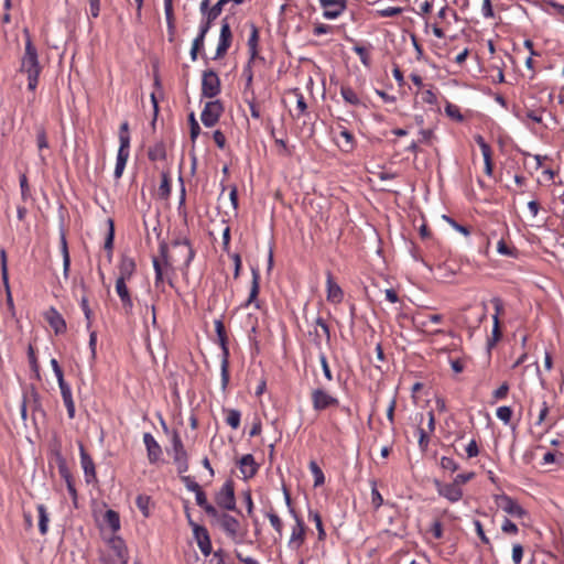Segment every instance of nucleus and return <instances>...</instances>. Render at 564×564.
<instances>
[{
  "label": "nucleus",
  "instance_id": "ea45409f",
  "mask_svg": "<svg viewBox=\"0 0 564 564\" xmlns=\"http://www.w3.org/2000/svg\"><path fill=\"white\" fill-rule=\"evenodd\" d=\"M56 463H57L58 474L64 480H68L69 478H73L72 473L67 466V462L61 454H57Z\"/></svg>",
  "mask_w": 564,
  "mask_h": 564
},
{
  "label": "nucleus",
  "instance_id": "09e8293b",
  "mask_svg": "<svg viewBox=\"0 0 564 564\" xmlns=\"http://www.w3.org/2000/svg\"><path fill=\"white\" fill-rule=\"evenodd\" d=\"M419 133L421 135V139L419 140V142L427 144V145H432L433 141L436 139L433 129H421Z\"/></svg>",
  "mask_w": 564,
  "mask_h": 564
},
{
  "label": "nucleus",
  "instance_id": "6e6552de",
  "mask_svg": "<svg viewBox=\"0 0 564 564\" xmlns=\"http://www.w3.org/2000/svg\"><path fill=\"white\" fill-rule=\"evenodd\" d=\"M220 93V79L213 69L204 70L202 78V96L214 98Z\"/></svg>",
  "mask_w": 564,
  "mask_h": 564
},
{
  "label": "nucleus",
  "instance_id": "b1692460",
  "mask_svg": "<svg viewBox=\"0 0 564 564\" xmlns=\"http://www.w3.org/2000/svg\"><path fill=\"white\" fill-rule=\"evenodd\" d=\"M252 273V282H251V289L249 293V297L247 300L246 305L254 304L256 307H260L259 302L257 301V297L259 295L260 291V272L258 268H251Z\"/></svg>",
  "mask_w": 564,
  "mask_h": 564
},
{
  "label": "nucleus",
  "instance_id": "69168bd1",
  "mask_svg": "<svg viewBox=\"0 0 564 564\" xmlns=\"http://www.w3.org/2000/svg\"><path fill=\"white\" fill-rule=\"evenodd\" d=\"M501 530L506 534H517L518 533V527L516 523H513L510 519L506 518Z\"/></svg>",
  "mask_w": 564,
  "mask_h": 564
},
{
  "label": "nucleus",
  "instance_id": "bb28decb",
  "mask_svg": "<svg viewBox=\"0 0 564 564\" xmlns=\"http://www.w3.org/2000/svg\"><path fill=\"white\" fill-rule=\"evenodd\" d=\"M128 159H129V149L119 147L115 173H113L116 178H120L122 176V173H123V170H124Z\"/></svg>",
  "mask_w": 564,
  "mask_h": 564
},
{
  "label": "nucleus",
  "instance_id": "473e14b6",
  "mask_svg": "<svg viewBox=\"0 0 564 564\" xmlns=\"http://www.w3.org/2000/svg\"><path fill=\"white\" fill-rule=\"evenodd\" d=\"M340 95L344 98V100L349 105L359 106L361 104L355 90L349 86L341 85Z\"/></svg>",
  "mask_w": 564,
  "mask_h": 564
},
{
  "label": "nucleus",
  "instance_id": "338daca9",
  "mask_svg": "<svg viewBox=\"0 0 564 564\" xmlns=\"http://www.w3.org/2000/svg\"><path fill=\"white\" fill-rule=\"evenodd\" d=\"M509 384L508 382H503L498 389H496L492 393V397L494 399L496 400H500V399H505L509 392Z\"/></svg>",
  "mask_w": 564,
  "mask_h": 564
},
{
  "label": "nucleus",
  "instance_id": "f8f14e48",
  "mask_svg": "<svg viewBox=\"0 0 564 564\" xmlns=\"http://www.w3.org/2000/svg\"><path fill=\"white\" fill-rule=\"evenodd\" d=\"M435 488L440 496L446 498L451 502H457L463 497V490L454 481L444 484L437 479L434 480Z\"/></svg>",
  "mask_w": 564,
  "mask_h": 564
},
{
  "label": "nucleus",
  "instance_id": "393cba45",
  "mask_svg": "<svg viewBox=\"0 0 564 564\" xmlns=\"http://www.w3.org/2000/svg\"><path fill=\"white\" fill-rule=\"evenodd\" d=\"M135 271V262L132 258L122 256L120 264H119V276L118 279H122L123 281H128L131 279Z\"/></svg>",
  "mask_w": 564,
  "mask_h": 564
},
{
  "label": "nucleus",
  "instance_id": "1a4fd4ad",
  "mask_svg": "<svg viewBox=\"0 0 564 564\" xmlns=\"http://www.w3.org/2000/svg\"><path fill=\"white\" fill-rule=\"evenodd\" d=\"M232 42V32L230 29L229 18L225 17L221 20V28L219 34V42L216 50V55L214 59L221 58L226 55L227 51L231 46Z\"/></svg>",
  "mask_w": 564,
  "mask_h": 564
},
{
  "label": "nucleus",
  "instance_id": "37998d69",
  "mask_svg": "<svg viewBox=\"0 0 564 564\" xmlns=\"http://www.w3.org/2000/svg\"><path fill=\"white\" fill-rule=\"evenodd\" d=\"M189 123V137L191 141L194 143L200 133V127L195 118L194 112H191L188 116Z\"/></svg>",
  "mask_w": 564,
  "mask_h": 564
},
{
  "label": "nucleus",
  "instance_id": "6e6d98bb",
  "mask_svg": "<svg viewBox=\"0 0 564 564\" xmlns=\"http://www.w3.org/2000/svg\"><path fill=\"white\" fill-rule=\"evenodd\" d=\"M497 416L499 420H501L503 423L508 424L512 416V410L510 406H500L497 409Z\"/></svg>",
  "mask_w": 564,
  "mask_h": 564
},
{
  "label": "nucleus",
  "instance_id": "4d7b16f0",
  "mask_svg": "<svg viewBox=\"0 0 564 564\" xmlns=\"http://www.w3.org/2000/svg\"><path fill=\"white\" fill-rule=\"evenodd\" d=\"M246 102L249 106L251 117L254 119H259L261 117V115H260L259 108L256 104V97H254L253 90H251V98H247Z\"/></svg>",
  "mask_w": 564,
  "mask_h": 564
},
{
  "label": "nucleus",
  "instance_id": "c756f323",
  "mask_svg": "<svg viewBox=\"0 0 564 564\" xmlns=\"http://www.w3.org/2000/svg\"><path fill=\"white\" fill-rule=\"evenodd\" d=\"M492 321H494V326H492L491 337L487 341L488 351H490L497 345V343L502 338L500 321L497 317V315L492 316Z\"/></svg>",
  "mask_w": 564,
  "mask_h": 564
},
{
  "label": "nucleus",
  "instance_id": "ddd939ff",
  "mask_svg": "<svg viewBox=\"0 0 564 564\" xmlns=\"http://www.w3.org/2000/svg\"><path fill=\"white\" fill-rule=\"evenodd\" d=\"M326 19H336L347 8V0H319Z\"/></svg>",
  "mask_w": 564,
  "mask_h": 564
},
{
  "label": "nucleus",
  "instance_id": "bf43d9fd",
  "mask_svg": "<svg viewBox=\"0 0 564 564\" xmlns=\"http://www.w3.org/2000/svg\"><path fill=\"white\" fill-rule=\"evenodd\" d=\"M441 467L446 470L456 471L458 469V464L451 457L443 456L441 458Z\"/></svg>",
  "mask_w": 564,
  "mask_h": 564
},
{
  "label": "nucleus",
  "instance_id": "0e129e2a",
  "mask_svg": "<svg viewBox=\"0 0 564 564\" xmlns=\"http://www.w3.org/2000/svg\"><path fill=\"white\" fill-rule=\"evenodd\" d=\"M58 381V387L61 389V394H62V398H63V401L64 400H67L69 398H73L72 397V390H70V387L69 384L64 380V378H61Z\"/></svg>",
  "mask_w": 564,
  "mask_h": 564
},
{
  "label": "nucleus",
  "instance_id": "8fccbe9b",
  "mask_svg": "<svg viewBox=\"0 0 564 564\" xmlns=\"http://www.w3.org/2000/svg\"><path fill=\"white\" fill-rule=\"evenodd\" d=\"M149 502H150V497L145 496V495H139L135 499L137 507L140 509V511L142 512V514L144 517H149V509H148Z\"/></svg>",
  "mask_w": 564,
  "mask_h": 564
},
{
  "label": "nucleus",
  "instance_id": "a19ab883",
  "mask_svg": "<svg viewBox=\"0 0 564 564\" xmlns=\"http://www.w3.org/2000/svg\"><path fill=\"white\" fill-rule=\"evenodd\" d=\"M119 147H123L130 149V134H129V123L124 121L120 124L119 129Z\"/></svg>",
  "mask_w": 564,
  "mask_h": 564
},
{
  "label": "nucleus",
  "instance_id": "052dcab7",
  "mask_svg": "<svg viewBox=\"0 0 564 564\" xmlns=\"http://www.w3.org/2000/svg\"><path fill=\"white\" fill-rule=\"evenodd\" d=\"M181 480L184 482L185 487L193 492L198 491L202 489L198 482H196L192 477L189 476H183L181 475Z\"/></svg>",
  "mask_w": 564,
  "mask_h": 564
},
{
  "label": "nucleus",
  "instance_id": "0eeeda50",
  "mask_svg": "<svg viewBox=\"0 0 564 564\" xmlns=\"http://www.w3.org/2000/svg\"><path fill=\"white\" fill-rule=\"evenodd\" d=\"M225 108L220 100H213L205 104L200 119L205 127H214L223 115Z\"/></svg>",
  "mask_w": 564,
  "mask_h": 564
},
{
  "label": "nucleus",
  "instance_id": "2f4dec72",
  "mask_svg": "<svg viewBox=\"0 0 564 564\" xmlns=\"http://www.w3.org/2000/svg\"><path fill=\"white\" fill-rule=\"evenodd\" d=\"M340 138L344 139V142L340 143L338 141L339 148L345 152H350L355 148V139L351 132H349L347 129L343 128L339 132Z\"/></svg>",
  "mask_w": 564,
  "mask_h": 564
},
{
  "label": "nucleus",
  "instance_id": "603ef678",
  "mask_svg": "<svg viewBox=\"0 0 564 564\" xmlns=\"http://www.w3.org/2000/svg\"><path fill=\"white\" fill-rule=\"evenodd\" d=\"M268 518L270 520L271 525L274 528V530L281 536L283 523H282V520L280 519V517L275 512L271 511L268 513Z\"/></svg>",
  "mask_w": 564,
  "mask_h": 564
},
{
  "label": "nucleus",
  "instance_id": "cd10ccee",
  "mask_svg": "<svg viewBox=\"0 0 564 564\" xmlns=\"http://www.w3.org/2000/svg\"><path fill=\"white\" fill-rule=\"evenodd\" d=\"M251 33L248 39V48L251 61H254L258 56V43H259V30L256 24H250Z\"/></svg>",
  "mask_w": 564,
  "mask_h": 564
},
{
  "label": "nucleus",
  "instance_id": "a18cd8bd",
  "mask_svg": "<svg viewBox=\"0 0 564 564\" xmlns=\"http://www.w3.org/2000/svg\"><path fill=\"white\" fill-rule=\"evenodd\" d=\"M308 517L315 522L316 529L318 531V540H324L326 536V532L323 527L321 514L317 511L311 510Z\"/></svg>",
  "mask_w": 564,
  "mask_h": 564
},
{
  "label": "nucleus",
  "instance_id": "2eb2a0df",
  "mask_svg": "<svg viewBox=\"0 0 564 564\" xmlns=\"http://www.w3.org/2000/svg\"><path fill=\"white\" fill-rule=\"evenodd\" d=\"M80 464L84 469L87 484L96 481V468L91 456L86 452L83 444L79 445Z\"/></svg>",
  "mask_w": 564,
  "mask_h": 564
},
{
  "label": "nucleus",
  "instance_id": "4468645a",
  "mask_svg": "<svg viewBox=\"0 0 564 564\" xmlns=\"http://www.w3.org/2000/svg\"><path fill=\"white\" fill-rule=\"evenodd\" d=\"M291 514L294 517L296 524L292 529L289 543L291 546L297 549L304 543L306 528L303 520L296 514L294 508H291Z\"/></svg>",
  "mask_w": 564,
  "mask_h": 564
},
{
  "label": "nucleus",
  "instance_id": "f257e3e1",
  "mask_svg": "<svg viewBox=\"0 0 564 564\" xmlns=\"http://www.w3.org/2000/svg\"><path fill=\"white\" fill-rule=\"evenodd\" d=\"M24 34L26 35V42L20 70L28 75V88L30 90H35L39 83L41 66L39 64L37 50L31 40L28 29H24Z\"/></svg>",
  "mask_w": 564,
  "mask_h": 564
},
{
  "label": "nucleus",
  "instance_id": "412c9836",
  "mask_svg": "<svg viewBox=\"0 0 564 564\" xmlns=\"http://www.w3.org/2000/svg\"><path fill=\"white\" fill-rule=\"evenodd\" d=\"M109 546L113 551L120 564L128 563V549L124 541L120 536H112L109 539Z\"/></svg>",
  "mask_w": 564,
  "mask_h": 564
},
{
  "label": "nucleus",
  "instance_id": "7ed1b4c3",
  "mask_svg": "<svg viewBox=\"0 0 564 564\" xmlns=\"http://www.w3.org/2000/svg\"><path fill=\"white\" fill-rule=\"evenodd\" d=\"M215 330L217 334L218 343L221 348V386L224 389L227 388L229 383V347H228V336L223 321H215Z\"/></svg>",
  "mask_w": 564,
  "mask_h": 564
},
{
  "label": "nucleus",
  "instance_id": "f704fd0d",
  "mask_svg": "<svg viewBox=\"0 0 564 564\" xmlns=\"http://www.w3.org/2000/svg\"><path fill=\"white\" fill-rule=\"evenodd\" d=\"M224 411L227 413V416H226L227 424L231 429L237 430L240 426V419H241L240 411H238L236 409H225Z\"/></svg>",
  "mask_w": 564,
  "mask_h": 564
},
{
  "label": "nucleus",
  "instance_id": "20e7f679",
  "mask_svg": "<svg viewBox=\"0 0 564 564\" xmlns=\"http://www.w3.org/2000/svg\"><path fill=\"white\" fill-rule=\"evenodd\" d=\"M215 501L217 506L224 510L236 511L237 513H240L236 507L235 484L232 479L225 481L223 487L216 494Z\"/></svg>",
  "mask_w": 564,
  "mask_h": 564
},
{
  "label": "nucleus",
  "instance_id": "13d9d810",
  "mask_svg": "<svg viewBox=\"0 0 564 564\" xmlns=\"http://www.w3.org/2000/svg\"><path fill=\"white\" fill-rule=\"evenodd\" d=\"M352 50L360 57L361 63L365 66H369V64H370V56H369V53H368L367 48L364 47V46H360V45H355Z\"/></svg>",
  "mask_w": 564,
  "mask_h": 564
},
{
  "label": "nucleus",
  "instance_id": "864d4df0",
  "mask_svg": "<svg viewBox=\"0 0 564 564\" xmlns=\"http://www.w3.org/2000/svg\"><path fill=\"white\" fill-rule=\"evenodd\" d=\"M80 307L85 314L86 321H87V328H90L91 326V318H93V311L89 307L88 299L87 296H83L80 300Z\"/></svg>",
  "mask_w": 564,
  "mask_h": 564
},
{
  "label": "nucleus",
  "instance_id": "e433bc0d",
  "mask_svg": "<svg viewBox=\"0 0 564 564\" xmlns=\"http://www.w3.org/2000/svg\"><path fill=\"white\" fill-rule=\"evenodd\" d=\"M108 224H109V230H108V234H107L106 239H105L104 248H105V250L108 251V258L110 260L111 259V254H112V249H113L115 226H113V220L112 219H108Z\"/></svg>",
  "mask_w": 564,
  "mask_h": 564
},
{
  "label": "nucleus",
  "instance_id": "5701e85b",
  "mask_svg": "<svg viewBox=\"0 0 564 564\" xmlns=\"http://www.w3.org/2000/svg\"><path fill=\"white\" fill-rule=\"evenodd\" d=\"M327 300L332 303H339L344 297V293L341 288L334 281L333 274L330 271H327Z\"/></svg>",
  "mask_w": 564,
  "mask_h": 564
},
{
  "label": "nucleus",
  "instance_id": "680f3d73",
  "mask_svg": "<svg viewBox=\"0 0 564 564\" xmlns=\"http://www.w3.org/2000/svg\"><path fill=\"white\" fill-rule=\"evenodd\" d=\"M445 111L447 113L448 117L457 120V121H462L463 120V116L458 109L457 106L455 105H452V104H447L446 107H445Z\"/></svg>",
  "mask_w": 564,
  "mask_h": 564
},
{
  "label": "nucleus",
  "instance_id": "4be33fe9",
  "mask_svg": "<svg viewBox=\"0 0 564 564\" xmlns=\"http://www.w3.org/2000/svg\"><path fill=\"white\" fill-rule=\"evenodd\" d=\"M220 528L226 532V534L232 539H235L238 534L240 523L232 516L223 512L220 516V521L218 523Z\"/></svg>",
  "mask_w": 564,
  "mask_h": 564
},
{
  "label": "nucleus",
  "instance_id": "3c124183",
  "mask_svg": "<svg viewBox=\"0 0 564 564\" xmlns=\"http://www.w3.org/2000/svg\"><path fill=\"white\" fill-rule=\"evenodd\" d=\"M0 259H1V279L3 285L8 288V265H7V253L4 249L0 250Z\"/></svg>",
  "mask_w": 564,
  "mask_h": 564
},
{
  "label": "nucleus",
  "instance_id": "7c9ffc66",
  "mask_svg": "<svg viewBox=\"0 0 564 564\" xmlns=\"http://www.w3.org/2000/svg\"><path fill=\"white\" fill-rule=\"evenodd\" d=\"M104 522L113 531L117 532L120 529V517L119 513L112 509L105 512Z\"/></svg>",
  "mask_w": 564,
  "mask_h": 564
},
{
  "label": "nucleus",
  "instance_id": "f03ea898",
  "mask_svg": "<svg viewBox=\"0 0 564 564\" xmlns=\"http://www.w3.org/2000/svg\"><path fill=\"white\" fill-rule=\"evenodd\" d=\"M152 264L155 272L154 284L155 288H160L164 283L165 273L173 270L169 243L164 239L159 243V257L152 258Z\"/></svg>",
  "mask_w": 564,
  "mask_h": 564
},
{
  "label": "nucleus",
  "instance_id": "aec40b11",
  "mask_svg": "<svg viewBox=\"0 0 564 564\" xmlns=\"http://www.w3.org/2000/svg\"><path fill=\"white\" fill-rule=\"evenodd\" d=\"M238 464L245 479L252 478L258 473L259 465L256 463L254 457L251 454L243 455Z\"/></svg>",
  "mask_w": 564,
  "mask_h": 564
},
{
  "label": "nucleus",
  "instance_id": "79ce46f5",
  "mask_svg": "<svg viewBox=\"0 0 564 564\" xmlns=\"http://www.w3.org/2000/svg\"><path fill=\"white\" fill-rule=\"evenodd\" d=\"M370 485H371V503H372L373 508L377 510L383 505V498H382L381 494L379 492V490L377 489V480L371 479Z\"/></svg>",
  "mask_w": 564,
  "mask_h": 564
},
{
  "label": "nucleus",
  "instance_id": "dca6fc26",
  "mask_svg": "<svg viewBox=\"0 0 564 564\" xmlns=\"http://www.w3.org/2000/svg\"><path fill=\"white\" fill-rule=\"evenodd\" d=\"M126 282L127 281H123L122 279H117L116 292L120 297L124 313L131 314L133 310V301Z\"/></svg>",
  "mask_w": 564,
  "mask_h": 564
},
{
  "label": "nucleus",
  "instance_id": "a211bd4d",
  "mask_svg": "<svg viewBox=\"0 0 564 564\" xmlns=\"http://www.w3.org/2000/svg\"><path fill=\"white\" fill-rule=\"evenodd\" d=\"M45 319L47 321L48 325L54 329L56 335L64 334L66 332V322L64 317L54 307H51L45 313Z\"/></svg>",
  "mask_w": 564,
  "mask_h": 564
},
{
  "label": "nucleus",
  "instance_id": "423d86ee",
  "mask_svg": "<svg viewBox=\"0 0 564 564\" xmlns=\"http://www.w3.org/2000/svg\"><path fill=\"white\" fill-rule=\"evenodd\" d=\"M311 398L313 409L315 411H324L326 409L339 405L338 399L322 388L314 389L311 393Z\"/></svg>",
  "mask_w": 564,
  "mask_h": 564
},
{
  "label": "nucleus",
  "instance_id": "4c0bfd02",
  "mask_svg": "<svg viewBox=\"0 0 564 564\" xmlns=\"http://www.w3.org/2000/svg\"><path fill=\"white\" fill-rule=\"evenodd\" d=\"M35 130H36V144H37V149L40 151H42L43 149H47L50 145H48L47 134H46V130H45L44 126L43 124H37L35 127Z\"/></svg>",
  "mask_w": 564,
  "mask_h": 564
},
{
  "label": "nucleus",
  "instance_id": "c03bdc74",
  "mask_svg": "<svg viewBox=\"0 0 564 564\" xmlns=\"http://www.w3.org/2000/svg\"><path fill=\"white\" fill-rule=\"evenodd\" d=\"M252 63L251 58H249L247 65L243 67L242 75L246 77V86H245V93L251 91L252 89V79H253V72H252Z\"/></svg>",
  "mask_w": 564,
  "mask_h": 564
},
{
  "label": "nucleus",
  "instance_id": "de8ad7c7",
  "mask_svg": "<svg viewBox=\"0 0 564 564\" xmlns=\"http://www.w3.org/2000/svg\"><path fill=\"white\" fill-rule=\"evenodd\" d=\"M28 358L30 362L31 370L35 373L36 378L40 379V366L35 356V351L32 345H29L28 348Z\"/></svg>",
  "mask_w": 564,
  "mask_h": 564
},
{
  "label": "nucleus",
  "instance_id": "39448f33",
  "mask_svg": "<svg viewBox=\"0 0 564 564\" xmlns=\"http://www.w3.org/2000/svg\"><path fill=\"white\" fill-rule=\"evenodd\" d=\"M172 451L173 460L177 467L180 475L188 470V454L184 448V444L177 431L172 433Z\"/></svg>",
  "mask_w": 564,
  "mask_h": 564
},
{
  "label": "nucleus",
  "instance_id": "9d476101",
  "mask_svg": "<svg viewBox=\"0 0 564 564\" xmlns=\"http://www.w3.org/2000/svg\"><path fill=\"white\" fill-rule=\"evenodd\" d=\"M497 506L506 513L516 518H523L527 511L510 496L506 494L497 495L495 498Z\"/></svg>",
  "mask_w": 564,
  "mask_h": 564
},
{
  "label": "nucleus",
  "instance_id": "a878e982",
  "mask_svg": "<svg viewBox=\"0 0 564 564\" xmlns=\"http://www.w3.org/2000/svg\"><path fill=\"white\" fill-rule=\"evenodd\" d=\"M164 11L167 24L169 41L173 42L175 36V18L173 10V0H164Z\"/></svg>",
  "mask_w": 564,
  "mask_h": 564
},
{
  "label": "nucleus",
  "instance_id": "c9c22d12",
  "mask_svg": "<svg viewBox=\"0 0 564 564\" xmlns=\"http://www.w3.org/2000/svg\"><path fill=\"white\" fill-rule=\"evenodd\" d=\"M308 467L314 476V487L322 486L325 482V476L318 464L315 460H311Z\"/></svg>",
  "mask_w": 564,
  "mask_h": 564
},
{
  "label": "nucleus",
  "instance_id": "e2e57ef3",
  "mask_svg": "<svg viewBox=\"0 0 564 564\" xmlns=\"http://www.w3.org/2000/svg\"><path fill=\"white\" fill-rule=\"evenodd\" d=\"M475 139V142L478 144V147L480 148L481 150V153L482 155H487V154H490L491 153V148L490 145L485 141L484 137L480 135V134H476L474 137Z\"/></svg>",
  "mask_w": 564,
  "mask_h": 564
},
{
  "label": "nucleus",
  "instance_id": "49530a36",
  "mask_svg": "<svg viewBox=\"0 0 564 564\" xmlns=\"http://www.w3.org/2000/svg\"><path fill=\"white\" fill-rule=\"evenodd\" d=\"M160 196L162 198H167L171 193V185H170V176L167 172L162 173V181L159 187Z\"/></svg>",
  "mask_w": 564,
  "mask_h": 564
},
{
  "label": "nucleus",
  "instance_id": "5fc2aeb1",
  "mask_svg": "<svg viewBox=\"0 0 564 564\" xmlns=\"http://www.w3.org/2000/svg\"><path fill=\"white\" fill-rule=\"evenodd\" d=\"M417 433H419V447L422 452H426L429 448V444H430V436L422 427H417Z\"/></svg>",
  "mask_w": 564,
  "mask_h": 564
},
{
  "label": "nucleus",
  "instance_id": "72a5a7b5",
  "mask_svg": "<svg viewBox=\"0 0 564 564\" xmlns=\"http://www.w3.org/2000/svg\"><path fill=\"white\" fill-rule=\"evenodd\" d=\"M37 512H39V530L41 534H46L48 529V514L46 507L44 505L37 506Z\"/></svg>",
  "mask_w": 564,
  "mask_h": 564
},
{
  "label": "nucleus",
  "instance_id": "58836bf2",
  "mask_svg": "<svg viewBox=\"0 0 564 564\" xmlns=\"http://www.w3.org/2000/svg\"><path fill=\"white\" fill-rule=\"evenodd\" d=\"M148 156L151 161L164 160L166 158L164 144L158 143L154 147L150 148L148 151Z\"/></svg>",
  "mask_w": 564,
  "mask_h": 564
},
{
  "label": "nucleus",
  "instance_id": "6ab92c4d",
  "mask_svg": "<svg viewBox=\"0 0 564 564\" xmlns=\"http://www.w3.org/2000/svg\"><path fill=\"white\" fill-rule=\"evenodd\" d=\"M143 442L147 447L149 462L151 464H155L160 459V456L162 455V448L160 444L150 433H144Z\"/></svg>",
  "mask_w": 564,
  "mask_h": 564
},
{
  "label": "nucleus",
  "instance_id": "f3484780",
  "mask_svg": "<svg viewBox=\"0 0 564 564\" xmlns=\"http://www.w3.org/2000/svg\"><path fill=\"white\" fill-rule=\"evenodd\" d=\"M172 246L180 247L182 249L181 253H183L184 267L187 269L195 257V250L193 249L189 239L187 237L178 236L172 241Z\"/></svg>",
  "mask_w": 564,
  "mask_h": 564
},
{
  "label": "nucleus",
  "instance_id": "9b49d317",
  "mask_svg": "<svg viewBox=\"0 0 564 564\" xmlns=\"http://www.w3.org/2000/svg\"><path fill=\"white\" fill-rule=\"evenodd\" d=\"M189 527L193 530L194 538L200 552L207 556L212 553V542L207 529L203 525L197 524L193 520H189Z\"/></svg>",
  "mask_w": 564,
  "mask_h": 564
},
{
  "label": "nucleus",
  "instance_id": "774afa93",
  "mask_svg": "<svg viewBox=\"0 0 564 564\" xmlns=\"http://www.w3.org/2000/svg\"><path fill=\"white\" fill-rule=\"evenodd\" d=\"M474 477L475 473L473 471L466 474H458L453 481L460 488L463 485L471 480Z\"/></svg>",
  "mask_w": 564,
  "mask_h": 564
},
{
  "label": "nucleus",
  "instance_id": "c85d7f7f",
  "mask_svg": "<svg viewBox=\"0 0 564 564\" xmlns=\"http://www.w3.org/2000/svg\"><path fill=\"white\" fill-rule=\"evenodd\" d=\"M223 7L217 2L205 14L206 20L200 24L203 31L210 30L213 22L220 15Z\"/></svg>",
  "mask_w": 564,
  "mask_h": 564
}]
</instances>
